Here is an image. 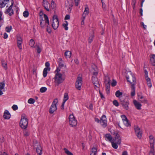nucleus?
Returning <instances> with one entry per match:
<instances>
[{
	"instance_id": "nucleus-1",
	"label": "nucleus",
	"mask_w": 155,
	"mask_h": 155,
	"mask_svg": "<svg viewBox=\"0 0 155 155\" xmlns=\"http://www.w3.org/2000/svg\"><path fill=\"white\" fill-rule=\"evenodd\" d=\"M60 70L56 69L55 71V76L54 78L55 85L58 86L60 84L62 83L65 80L64 72L62 71V73L61 72Z\"/></svg>"
},
{
	"instance_id": "nucleus-2",
	"label": "nucleus",
	"mask_w": 155,
	"mask_h": 155,
	"mask_svg": "<svg viewBox=\"0 0 155 155\" xmlns=\"http://www.w3.org/2000/svg\"><path fill=\"white\" fill-rule=\"evenodd\" d=\"M92 66V69L91 70V72L93 74L92 77V83L95 86V87L98 88L100 86V84L97 77L98 74V70L95 65L93 64Z\"/></svg>"
},
{
	"instance_id": "nucleus-3",
	"label": "nucleus",
	"mask_w": 155,
	"mask_h": 155,
	"mask_svg": "<svg viewBox=\"0 0 155 155\" xmlns=\"http://www.w3.org/2000/svg\"><path fill=\"white\" fill-rule=\"evenodd\" d=\"M28 124V120L25 115L24 114H22L20 122V127L22 129H25L27 127Z\"/></svg>"
},
{
	"instance_id": "nucleus-4",
	"label": "nucleus",
	"mask_w": 155,
	"mask_h": 155,
	"mask_svg": "<svg viewBox=\"0 0 155 155\" xmlns=\"http://www.w3.org/2000/svg\"><path fill=\"white\" fill-rule=\"evenodd\" d=\"M44 19L43 17H40V25L42 28H44L46 25H49V21L48 18L46 14L44 15Z\"/></svg>"
},
{
	"instance_id": "nucleus-5",
	"label": "nucleus",
	"mask_w": 155,
	"mask_h": 155,
	"mask_svg": "<svg viewBox=\"0 0 155 155\" xmlns=\"http://www.w3.org/2000/svg\"><path fill=\"white\" fill-rule=\"evenodd\" d=\"M129 75L126 76L127 81L131 84V86H135L136 84V80L134 74L130 72Z\"/></svg>"
},
{
	"instance_id": "nucleus-6",
	"label": "nucleus",
	"mask_w": 155,
	"mask_h": 155,
	"mask_svg": "<svg viewBox=\"0 0 155 155\" xmlns=\"http://www.w3.org/2000/svg\"><path fill=\"white\" fill-rule=\"evenodd\" d=\"M33 146L36 149V151L39 155H41L42 153V149L41 144L36 140H34L33 141Z\"/></svg>"
},
{
	"instance_id": "nucleus-7",
	"label": "nucleus",
	"mask_w": 155,
	"mask_h": 155,
	"mask_svg": "<svg viewBox=\"0 0 155 155\" xmlns=\"http://www.w3.org/2000/svg\"><path fill=\"white\" fill-rule=\"evenodd\" d=\"M58 103V100L57 99H54L53 101L51 106L49 109L50 113L52 114L57 110V104Z\"/></svg>"
},
{
	"instance_id": "nucleus-8",
	"label": "nucleus",
	"mask_w": 155,
	"mask_h": 155,
	"mask_svg": "<svg viewBox=\"0 0 155 155\" xmlns=\"http://www.w3.org/2000/svg\"><path fill=\"white\" fill-rule=\"evenodd\" d=\"M77 120L75 118L73 114L69 116V123L70 125L72 127L75 126L77 124Z\"/></svg>"
},
{
	"instance_id": "nucleus-9",
	"label": "nucleus",
	"mask_w": 155,
	"mask_h": 155,
	"mask_svg": "<svg viewBox=\"0 0 155 155\" xmlns=\"http://www.w3.org/2000/svg\"><path fill=\"white\" fill-rule=\"evenodd\" d=\"M82 82V78L79 76L78 77L75 84V87L77 89L79 90H81Z\"/></svg>"
},
{
	"instance_id": "nucleus-10",
	"label": "nucleus",
	"mask_w": 155,
	"mask_h": 155,
	"mask_svg": "<svg viewBox=\"0 0 155 155\" xmlns=\"http://www.w3.org/2000/svg\"><path fill=\"white\" fill-rule=\"evenodd\" d=\"M112 134L115 137L114 138L113 140L118 145L120 144L121 143V138L119 134L117 131H114Z\"/></svg>"
},
{
	"instance_id": "nucleus-11",
	"label": "nucleus",
	"mask_w": 155,
	"mask_h": 155,
	"mask_svg": "<svg viewBox=\"0 0 155 155\" xmlns=\"http://www.w3.org/2000/svg\"><path fill=\"white\" fill-rule=\"evenodd\" d=\"M14 3V2L13 0H12L11 5L9 7L5 12V14L8 13L9 16H11L14 13V11L12 9L13 5Z\"/></svg>"
},
{
	"instance_id": "nucleus-12",
	"label": "nucleus",
	"mask_w": 155,
	"mask_h": 155,
	"mask_svg": "<svg viewBox=\"0 0 155 155\" xmlns=\"http://www.w3.org/2000/svg\"><path fill=\"white\" fill-rule=\"evenodd\" d=\"M58 63L59 66L56 69H58L60 70V71H62L61 69L64 68V69L66 68V66L64 63L63 60L61 58H60L58 59Z\"/></svg>"
},
{
	"instance_id": "nucleus-13",
	"label": "nucleus",
	"mask_w": 155,
	"mask_h": 155,
	"mask_svg": "<svg viewBox=\"0 0 155 155\" xmlns=\"http://www.w3.org/2000/svg\"><path fill=\"white\" fill-rule=\"evenodd\" d=\"M134 129L135 132L137 137L139 139L141 138L142 131L140 128L137 126H135Z\"/></svg>"
},
{
	"instance_id": "nucleus-14",
	"label": "nucleus",
	"mask_w": 155,
	"mask_h": 155,
	"mask_svg": "<svg viewBox=\"0 0 155 155\" xmlns=\"http://www.w3.org/2000/svg\"><path fill=\"white\" fill-rule=\"evenodd\" d=\"M65 5L69 11H71L73 5L72 0H66Z\"/></svg>"
},
{
	"instance_id": "nucleus-15",
	"label": "nucleus",
	"mask_w": 155,
	"mask_h": 155,
	"mask_svg": "<svg viewBox=\"0 0 155 155\" xmlns=\"http://www.w3.org/2000/svg\"><path fill=\"white\" fill-rule=\"evenodd\" d=\"M100 122L101 125L104 127H106L107 126V121L106 116L103 115L101 118Z\"/></svg>"
},
{
	"instance_id": "nucleus-16",
	"label": "nucleus",
	"mask_w": 155,
	"mask_h": 155,
	"mask_svg": "<svg viewBox=\"0 0 155 155\" xmlns=\"http://www.w3.org/2000/svg\"><path fill=\"white\" fill-rule=\"evenodd\" d=\"M43 5L47 11H49L50 9V5L46 0H43Z\"/></svg>"
},
{
	"instance_id": "nucleus-17",
	"label": "nucleus",
	"mask_w": 155,
	"mask_h": 155,
	"mask_svg": "<svg viewBox=\"0 0 155 155\" xmlns=\"http://www.w3.org/2000/svg\"><path fill=\"white\" fill-rule=\"evenodd\" d=\"M120 101H121V104L126 110H127L128 109V105L129 104V102L128 101H125L124 100H121L120 99Z\"/></svg>"
},
{
	"instance_id": "nucleus-18",
	"label": "nucleus",
	"mask_w": 155,
	"mask_h": 155,
	"mask_svg": "<svg viewBox=\"0 0 155 155\" xmlns=\"http://www.w3.org/2000/svg\"><path fill=\"white\" fill-rule=\"evenodd\" d=\"M133 103L135 107L137 110H140L141 109L142 106L141 104L135 100L133 101Z\"/></svg>"
},
{
	"instance_id": "nucleus-19",
	"label": "nucleus",
	"mask_w": 155,
	"mask_h": 155,
	"mask_svg": "<svg viewBox=\"0 0 155 155\" xmlns=\"http://www.w3.org/2000/svg\"><path fill=\"white\" fill-rule=\"evenodd\" d=\"M9 1V0H0V8H2L4 7Z\"/></svg>"
},
{
	"instance_id": "nucleus-20",
	"label": "nucleus",
	"mask_w": 155,
	"mask_h": 155,
	"mask_svg": "<svg viewBox=\"0 0 155 155\" xmlns=\"http://www.w3.org/2000/svg\"><path fill=\"white\" fill-rule=\"evenodd\" d=\"M59 24V22L58 20H57L56 21H53L52 24V26L54 30L56 29L58 27Z\"/></svg>"
},
{
	"instance_id": "nucleus-21",
	"label": "nucleus",
	"mask_w": 155,
	"mask_h": 155,
	"mask_svg": "<svg viewBox=\"0 0 155 155\" xmlns=\"http://www.w3.org/2000/svg\"><path fill=\"white\" fill-rule=\"evenodd\" d=\"M111 81L110 80V78L109 77H106L104 78V83L105 84L106 86H110V82Z\"/></svg>"
},
{
	"instance_id": "nucleus-22",
	"label": "nucleus",
	"mask_w": 155,
	"mask_h": 155,
	"mask_svg": "<svg viewBox=\"0 0 155 155\" xmlns=\"http://www.w3.org/2000/svg\"><path fill=\"white\" fill-rule=\"evenodd\" d=\"M104 137L106 140H108L111 142L113 141L112 137L111 135L109 134H106L104 135Z\"/></svg>"
},
{
	"instance_id": "nucleus-23",
	"label": "nucleus",
	"mask_w": 155,
	"mask_h": 155,
	"mask_svg": "<svg viewBox=\"0 0 155 155\" xmlns=\"http://www.w3.org/2000/svg\"><path fill=\"white\" fill-rule=\"evenodd\" d=\"M3 117L5 119H8L10 117L11 115L10 113L8 110H5V111Z\"/></svg>"
},
{
	"instance_id": "nucleus-24",
	"label": "nucleus",
	"mask_w": 155,
	"mask_h": 155,
	"mask_svg": "<svg viewBox=\"0 0 155 155\" xmlns=\"http://www.w3.org/2000/svg\"><path fill=\"white\" fill-rule=\"evenodd\" d=\"M150 62L153 66H155V54H153L151 55Z\"/></svg>"
},
{
	"instance_id": "nucleus-25",
	"label": "nucleus",
	"mask_w": 155,
	"mask_h": 155,
	"mask_svg": "<svg viewBox=\"0 0 155 155\" xmlns=\"http://www.w3.org/2000/svg\"><path fill=\"white\" fill-rule=\"evenodd\" d=\"M138 99L141 103H147V100L146 99L144 98L143 100H141L143 98V96L138 95Z\"/></svg>"
},
{
	"instance_id": "nucleus-26",
	"label": "nucleus",
	"mask_w": 155,
	"mask_h": 155,
	"mask_svg": "<svg viewBox=\"0 0 155 155\" xmlns=\"http://www.w3.org/2000/svg\"><path fill=\"white\" fill-rule=\"evenodd\" d=\"M71 52L68 51H66L64 53V55L66 58H69L71 56Z\"/></svg>"
},
{
	"instance_id": "nucleus-27",
	"label": "nucleus",
	"mask_w": 155,
	"mask_h": 155,
	"mask_svg": "<svg viewBox=\"0 0 155 155\" xmlns=\"http://www.w3.org/2000/svg\"><path fill=\"white\" fill-rule=\"evenodd\" d=\"M17 45L20 49H22L21 44L22 42V39H19L17 41Z\"/></svg>"
},
{
	"instance_id": "nucleus-28",
	"label": "nucleus",
	"mask_w": 155,
	"mask_h": 155,
	"mask_svg": "<svg viewBox=\"0 0 155 155\" xmlns=\"http://www.w3.org/2000/svg\"><path fill=\"white\" fill-rule=\"evenodd\" d=\"M97 149L96 147H93L91 149L90 155H96Z\"/></svg>"
},
{
	"instance_id": "nucleus-29",
	"label": "nucleus",
	"mask_w": 155,
	"mask_h": 155,
	"mask_svg": "<svg viewBox=\"0 0 155 155\" xmlns=\"http://www.w3.org/2000/svg\"><path fill=\"white\" fill-rule=\"evenodd\" d=\"M123 93L121 92H120L119 90L117 91L115 93V95L116 97L119 98L120 99V97H122Z\"/></svg>"
},
{
	"instance_id": "nucleus-30",
	"label": "nucleus",
	"mask_w": 155,
	"mask_h": 155,
	"mask_svg": "<svg viewBox=\"0 0 155 155\" xmlns=\"http://www.w3.org/2000/svg\"><path fill=\"white\" fill-rule=\"evenodd\" d=\"M23 131V134L25 137H28L30 134V131L27 129H24Z\"/></svg>"
},
{
	"instance_id": "nucleus-31",
	"label": "nucleus",
	"mask_w": 155,
	"mask_h": 155,
	"mask_svg": "<svg viewBox=\"0 0 155 155\" xmlns=\"http://www.w3.org/2000/svg\"><path fill=\"white\" fill-rule=\"evenodd\" d=\"M131 95L132 96H134L135 95V86H131Z\"/></svg>"
},
{
	"instance_id": "nucleus-32",
	"label": "nucleus",
	"mask_w": 155,
	"mask_h": 155,
	"mask_svg": "<svg viewBox=\"0 0 155 155\" xmlns=\"http://www.w3.org/2000/svg\"><path fill=\"white\" fill-rule=\"evenodd\" d=\"M146 80L147 82V85L148 87H151L152 85L151 82L150 78H146Z\"/></svg>"
},
{
	"instance_id": "nucleus-33",
	"label": "nucleus",
	"mask_w": 155,
	"mask_h": 155,
	"mask_svg": "<svg viewBox=\"0 0 155 155\" xmlns=\"http://www.w3.org/2000/svg\"><path fill=\"white\" fill-rule=\"evenodd\" d=\"M35 44V41L34 39H30L29 45L31 47L33 48H35V46L34 45Z\"/></svg>"
},
{
	"instance_id": "nucleus-34",
	"label": "nucleus",
	"mask_w": 155,
	"mask_h": 155,
	"mask_svg": "<svg viewBox=\"0 0 155 155\" xmlns=\"http://www.w3.org/2000/svg\"><path fill=\"white\" fill-rule=\"evenodd\" d=\"M111 143L112 144V146L115 149H117V144H118L116 142H114L113 140L112 141Z\"/></svg>"
},
{
	"instance_id": "nucleus-35",
	"label": "nucleus",
	"mask_w": 155,
	"mask_h": 155,
	"mask_svg": "<svg viewBox=\"0 0 155 155\" xmlns=\"http://www.w3.org/2000/svg\"><path fill=\"white\" fill-rule=\"evenodd\" d=\"M68 99V94L67 93H65L64 94L63 102L65 103Z\"/></svg>"
},
{
	"instance_id": "nucleus-36",
	"label": "nucleus",
	"mask_w": 155,
	"mask_h": 155,
	"mask_svg": "<svg viewBox=\"0 0 155 155\" xmlns=\"http://www.w3.org/2000/svg\"><path fill=\"white\" fill-rule=\"evenodd\" d=\"M48 68H45L44 69L43 74V75L44 77H45L47 76L48 73Z\"/></svg>"
},
{
	"instance_id": "nucleus-37",
	"label": "nucleus",
	"mask_w": 155,
	"mask_h": 155,
	"mask_svg": "<svg viewBox=\"0 0 155 155\" xmlns=\"http://www.w3.org/2000/svg\"><path fill=\"white\" fill-rule=\"evenodd\" d=\"M154 139L150 140V148H154Z\"/></svg>"
},
{
	"instance_id": "nucleus-38",
	"label": "nucleus",
	"mask_w": 155,
	"mask_h": 155,
	"mask_svg": "<svg viewBox=\"0 0 155 155\" xmlns=\"http://www.w3.org/2000/svg\"><path fill=\"white\" fill-rule=\"evenodd\" d=\"M12 29V27L11 26H7L5 28V31L8 32H10Z\"/></svg>"
},
{
	"instance_id": "nucleus-39",
	"label": "nucleus",
	"mask_w": 155,
	"mask_h": 155,
	"mask_svg": "<svg viewBox=\"0 0 155 155\" xmlns=\"http://www.w3.org/2000/svg\"><path fill=\"white\" fill-rule=\"evenodd\" d=\"M2 65L3 68L5 69L6 70L7 69V64L6 62L5 61H2Z\"/></svg>"
},
{
	"instance_id": "nucleus-40",
	"label": "nucleus",
	"mask_w": 155,
	"mask_h": 155,
	"mask_svg": "<svg viewBox=\"0 0 155 155\" xmlns=\"http://www.w3.org/2000/svg\"><path fill=\"white\" fill-rule=\"evenodd\" d=\"M65 22L66 23H63V26L65 30H67L68 29V27L67 26L68 25V22L66 21H65Z\"/></svg>"
},
{
	"instance_id": "nucleus-41",
	"label": "nucleus",
	"mask_w": 155,
	"mask_h": 155,
	"mask_svg": "<svg viewBox=\"0 0 155 155\" xmlns=\"http://www.w3.org/2000/svg\"><path fill=\"white\" fill-rule=\"evenodd\" d=\"M89 9L88 7H85L83 14L84 15H88Z\"/></svg>"
},
{
	"instance_id": "nucleus-42",
	"label": "nucleus",
	"mask_w": 155,
	"mask_h": 155,
	"mask_svg": "<svg viewBox=\"0 0 155 155\" xmlns=\"http://www.w3.org/2000/svg\"><path fill=\"white\" fill-rule=\"evenodd\" d=\"M123 122L124 124L126 126L128 127L129 126H130V123H129V121L128 120V119H127L125 120L124 121H123Z\"/></svg>"
},
{
	"instance_id": "nucleus-43",
	"label": "nucleus",
	"mask_w": 155,
	"mask_h": 155,
	"mask_svg": "<svg viewBox=\"0 0 155 155\" xmlns=\"http://www.w3.org/2000/svg\"><path fill=\"white\" fill-rule=\"evenodd\" d=\"M64 150L65 151V152L68 155H73V154L71 152H70L67 149L64 148Z\"/></svg>"
},
{
	"instance_id": "nucleus-44",
	"label": "nucleus",
	"mask_w": 155,
	"mask_h": 155,
	"mask_svg": "<svg viewBox=\"0 0 155 155\" xmlns=\"http://www.w3.org/2000/svg\"><path fill=\"white\" fill-rule=\"evenodd\" d=\"M23 15L25 18L28 17L29 15V12L28 11H25L23 13Z\"/></svg>"
},
{
	"instance_id": "nucleus-45",
	"label": "nucleus",
	"mask_w": 155,
	"mask_h": 155,
	"mask_svg": "<svg viewBox=\"0 0 155 155\" xmlns=\"http://www.w3.org/2000/svg\"><path fill=\"white\" fill-rule=\"evenodd\" d=\"M35 100L34 99L30 98L28 101V103L30 104H33L34 103Z\"/></svg>"
},
{
	"instance_id": "nucleus-46",
	"label": "nucleus",
	"mask_w": 155,
	"mask_h": 155,
	"mask_svg": "<svg viewBox=\"0 0 155 155\" xmlns=\"http://www.w3.org/2000/svg\"><path fill=\"white\" fill-rule=\"evenodd\" d=\"M5 85V83L4 82L0 83V90H2Z\"/></svg>"
},
{
	"instance_id": "nucleus-47",
	"label": "nucleus",
	"mask_w": 155,
	"mask_h": 155,
	"mask_svg": "<svg viewBox=\"0 0 155 155\" xmlns=\"http://www.w3.org/2000/svg\"><path fill=\"white\" fill-rule=\"evenodd\" d=\"M47 88L45 87H41L40 90V92L41 93H44L46 91Z\"/></svg>"
},
{
	"instance_id": "nucleus-48",
	"label": "nucleus",
	"mask_w": 155,
	"mask_h": 155,
	"mask_svg": "<svg viewBox=\"0 0 155 155\" xmlns=\"http://www.w3.org/2000/svg\"><path fill=\"white\" fill-rule=\"evenodd\" d=\"M36 46H37V49H36L37 50V52L38 54H39L40 53V52H41V48L40 46H39L38 45H36Z\"/></svg>"
},
{
	"instance_id": "nucleus-49",
	"label": "nucleus",
	"mask_w": 155,
	"mask_h": 155,
	"mask_svg": "<svg viewBox=\"0 0 155 155\" xmlns=\"http://www.w3.org/2000/svg\"><path fill=\"white\" fill-rule=\"evenodd\" d=\"M154 152L153 148H151V149L150 150L149 155H154Z\"/></svg>"
},
{
	"instance_id": "nucleus-50",
	"label": "nucleus",
	"mask_w": 155,
	"mask_h": 155,
	"mask_svg": "<svg viewBox=\"0 0 155 155\" xmlns=\"http://www.w3.org/2000/svg\"><path fill=\"white\" fill-rule=\"evenodd\" d=\"M45 66L46 67L45 68H48V71H50V68L49 67V66H50L49 63L48 62H46L45 63Z\"/></svg>"
},
{
	"instance_id": "nucleus-51",
	"label": "nucleus",
	"mask_w": 155,
	"mask_h": 155,
	"mask_svg": "<svg viewBox=\"0 0 155 155\" xmlns=\"http://www.w3.org/2000/svg\"><path fill=\"white\" fill-rule=\"evenodd\" d=\"M136 0H132V7L134 9L135 7V5L136 3Z\"/></svg>"
},
{
	"instance_id": "nucleus-52",
	"label": "nucleus",
	"mask_w": 155,
	"mask_h": 155,
	"mask_svg": "<svg viewBox=\"0 0 155 155\" xmlns=\"http://www.w3.org/2000/svg\"><path fill=\"white\" fill-rule=\"evenodd\" d=\"M113 104L116 107H117L119 106V103L118 101L116 100H115L113 101Z\"/></svg>"
},
{
	"instance_id": "nucleus-53",
	"label": "nucleus",
	"mask_w": 155,
	"mask_h": 155,
	"mask_svg": "<svg viewBox=\"0 0 155 155\" xmlns=\"http://www.w3.org/2000/svg\"><path fill=\"white\" fill-rule=\"evenodd\" d=\"M47 28H46L47 31L49 33H50L51 32V28L48 27V25H46Z\"/></svg>"
},
{
	"instance_id": "nucleus-54",
	"label": "nucleus",
	"mask_w": 155,
	"mask_h": 155,
	"mask_svg": "<svg viewBox=\"0 0 155 155\" xmlns=\"http://www.w3.org/2000/svg\"><path fill=\"white\" fill-rule=\"evenodd\" d=\"M12 108L14 110H15L18 109V107L16 105H13L12 107Z\"/></svg>"
},
{
	"instance_id": "nucleus-55",
	"label": "nucleus",
	"mask_w": 155,
	"mask_h": 155,
	"mask_svg": "<svg viewBox=\"0 0 155 155\" xmlns=\"http://www.w3.org/2000/svg\"><path fill=\"white\" fill-rule=\"evenodd\" d=\"M106 87L107 94H109V93L110 86H106Z\"/></svg>"
},
{
	"instance_id": "nucleus-56",
	"label": "nucleus",
	"mask_w": 155,
	"mask_h": 155,
	"mask_svg": "<svg viewBox=\"0 0 155 155\" xmlns=\"http://www.w3.org/2000/svg\"><path fill=\"white\" fill-rule=\"evenodd\" d=\"M117 82L114 80H113L112 83H111V85L112 86H114L116 85Z\"/></svg>"
},
{
	"instance_id": "nucleus-57",
	"label": "nucleus",
	"mask_w": 155,
	"mask_h": 155,
	"mask_svg": "<svg viewBox=\"0 0 155 155\" xmlns=\"http://www.w3.org/2000/svg\"><path fill=\"white\" fill-rule=\"evenodd\" d=\"M75 5L77 6H78L80 0H74Z\"/></svg>"
},
{
	"instance_id": "nucleus-58",
	"label": "nucleus",
	"mask_w": 155,
	"mask_h": 155,
	"mask_svg": "<svg viewBox=\"0 0 155 155\" xmlns=\"http://www.w3.org/2000/svg\"><path fill=\"white\" fill-rule=\"evenodd\" d=\"M121 117L122 118L123 121L127 119L126 116L124 115H122L121 116Z\"/></svg>"
},
{
	"instance_id": "nucleus-59",
	"label": "nucleus",
	"mask_w": 155,
	"mask_h": 155,
	"mask_svg": "<svg viewBox=\"0 0 155 155\" xmlns=\"http://www.w3.org/2000/svg\"><path fill=\"white\" fill-rule=\"evenodd\" d=\"M53 21H56L57 20H58V18L57 16L56 15H54L53 17Z\"/></svg>"
},
{
	"instance_id": "nucleus-60",
	"label": "nucleus",
	"mask_w": 155,
	"mask_h": 155,
	"mask_svg": "<svg viewBox=\"0 0 155 155\" xmlns=\"http://www.w3.org/2000/svg\"><path fill=\"white\" fill-rule=\"evenodd\" d=\"M51 7H53L52 8H54L56 6L55 4L54 1L53 0H52L51 2Z\"/></svg>"
},
{
	"instance_id": "nucleus-61",
	"label": "nucleus",
	"mask_w": 155,
	"mask_h": 155,
	"mask_svg": "<svg viewBox=\"0 0 155 155\" xmlns=\"http://www.w3.org/2000/svg\"><path fill=\"white\" fill-rule=\"evenodd\" d=\"M145 79L147 78H149L148 77V72L146 70L145 71Z\"/></svg>"
},
{
	"instance_id": "nucleus-62",
	"label": "nucleus",
	"mask_w": 155,
	"mask_h": 155,
	"mask_svg": "<svg viewBox=\"0 0 155 155\" xmlns=\"http://www.w3.org/2000/svg\"><path fill=\"white\" fill-rule=\"evenodd\" d=\"M70 18V16L69 15H66L64 18L65 20H68Z\"/></svg>"
},
{
	"instance_id": "nucleus-63",
	"label": "nucleus",
	"mask_w": 155,
	"mask_h": 155,
	"mask_svg": "<svg viewBox=\"0 0 155 155\" xmlns=\"http://www.w3.org/2000/svg\"><path fill=\"white\" fill-rule=\"evenodd\" d=\"M99 94L101 96V97L102 99L104 98L105 97L104 96L103 94H102V93L100 91H99Z\"/></svg>"
},
{
	"instance_id": "nucleus-64",
	"label": "nucleus",
	"mask_w": 155,
	"mask_h": 155,
	"mask_svg": "<svg viewBox=\"0 0 155 155\" xmlns=\"http://www.w3.org/2000/svg\"><path fill=\"white\" fill-rule=\"evenodd\" d=\"M44 14H43V12L42 11H41L40 12H39V16H40V17H42V16L43 15H44Z\"/></svg>"
}]
</instances>
